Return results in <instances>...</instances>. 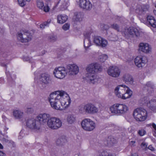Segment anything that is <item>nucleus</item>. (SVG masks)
Segmentation results:
<instances>
[{"mask_svg": "<svg viewBox=\"0 0 156 156\" xmlns=\"http://www.w3.org/2000/svg\"><path fill=\"white\" fill-rule=\"evenodd\" d=\"M66 141V140L64 136H62L58 138L56 141V143L58 145H63Z\"/></svg>", "mask_w": 156, "mask_h": 156, "instance_id": "473e14b6", "label": "nucleus"}, {"mask_svg": "<svg viewBox=\"0 0 156 156\" xmlns=\"http://www.w3.org/2000/svg\"><path fill=\"white\" fill-rule=\"evenodd\" d=\"M4 32V30L1 28H0V33L1 34H3Z\"/></svg>", "mask_w": 156, "mask_h": 156, "instance_id": "5fc2aeb1", "label": "nucleus"}, {"mask_svg": "<svg viewBox=\"0 0 156 156\" xmlns=\"http://www.w3.org/2000/svg\"><path fill=\"white\" fill-rule=\"evenodd\" d=\"M147 20L149 24L153 27H156V21L154 17L148 15L147 17Z\"/></svg>", "mask_w": 156, "mask_h": 156, "instance_id": "c85d7f7f", "label": "nucleus"}, {"mask_svg": "<svg viewBox=\"0 0 156 156\" xmlns=\"http://www.w3.org/2000/svg\"><path fill=\"white\" fill-rule=\"evenodd\" d=\"M4 116H2V118H3L4 117Z\"/></svg>", "mask_w": 156, "mask_h": 156, "instance_id": "680f3d73", "label": "nucleus"}, {"mask_svg": "<svg viewBox=\"0 0 156 156\" xmlns=\"http://www.w3.org/2000/svg\"><path fill=\"white\" fill-rule=\"evenodd\" d=\"M93 41L96 45L102 48L105 47L108 44L106 40L99 36L94 37Z\"/></svg>", "mask_w": 156, "mask_h": 156, "instance_id": "dca6fc26", "label": "nucleus"}, {"mask_svg": "<svg viewBox=\"0 0 156 156\" xmlns=\"http://www.w3.org/2000/svg\"><path fill=\"white\" fill-rule=\"evenodd\" d=\"M49 100L51 107L56 110L66 108L71 102L68 94L64 91H57L51 94Z\"/></svg>", "mask_w": 156, "mask_h": 156, "instance_id": "f257e3e1", "label": "nucleus"}, {"mask_svg": "<svg viewBox=\"0 0 156 156\" xmlns=\"http://www.w3.org/2000/svg\"><path fill=\"white\" fill-rule=\"evenodd\" d=\"M123 80L126 83L132 84L133 82V79L132 76L129 74H126L123 76Z\"/></svg>", "mask_w": 156, "mask_h": 156, "instance_id": "393cba45", "label": "nucleus"}, {"mask_svg": "<svg viewBox=\"0 0 156 156\" xmlns=\"http://www.w3.org/2000/svg\"><path fill=\"white\" fill-rule=\"evenodd\" d=\"M90 32H85L84 33V36L85 38H88L90 39Z\"/></svg>", "mask_w": 156, "mask_h": 156, "instance_id": "c03bdc74", "label": "nucleus"}, {"mask_svg": "<svg viewBox=\"0 0 156 156\" xmlns=\"http://www.w3.org/2000/svg\"><path fill=\"white\" fill-rule=\"evenodd\" d=\"M138 133L140 136H143L145 134L146 131L144 130L141 129L139 130Z\"/></svg>", "mask_w": 156, "mask_h": 156, "instance_id": "a18cd8bd", "label": "nucleus"}, {"mask_svg": "<svg viewBox=\"0 0 156 156\" xmlns=\"http://www.w3.org/2000/svg\"><path fill=\"white\" fill-rule=\"evenodd\" d=\"M151 46L147 43H141L139 45V50L145 53H149L151 51Z\"/></svg>", "mask_w": 156, "mask_h": 156, "instance_id": "aec40b11", "label": "nucleus"}, {"mask_svg": "<svg viewBox=\"0 0 156 156\" xmlns=\"http://www.w3.org/2000/svg\"><path fill=\"white\" fill-rule=\"evenodd\" d=\"M47 126L52 129H57L61 127L62 122L58 118L55 117L50 118L47 122Z\"/></svg>", "mask_w": 156, "mask_h": 156, "instance_id": "423d86ee", "label": "nucleus"}, {"mask_svg": "<svg viewBox=\"0 0 156 156\" xmlns=\"http://www.w3.org/2000/svg\"><path fill=\"white\" fill-rule=\"evenodd\" d=\"M67 74L71 76L77 74L79 72V68L78 66L75 64H69L67 65L66 69Z\"/></svg>", "mask_w": 156, "mask_h": 156, "instance_id": "f8f14e48", "label": "nucleus"}, {"mask_svg": "<svg viewBox=\"0 0 156 156\" xmlns=\"http://www.w3.org/2000/svg\"><path fill=\"white\" fill-rule=\"evenodd\" d=\"M78 5L80 8L88 11L90 10L92 7V4L89 0H79Z\"/></svg>", "mask_w": 156, "mask_h": 156, "instance_id": "ddd939ff", "label": "nucleus"}, {"mask_svg": "<svg viewBox=\"0 0 156 156\" xmlns=\"http://www.w3.org/2000/svg\"><path fill=\"white\" fill-rule=\"evenodd\" d=\"M108 58V56L106 55H102L101 56L100 58V61L101 62H103L105 61Z\"/></svg>", "mask_w": 156, "mask_h": 156, "instance_id": "58836bf2", "label": "nucleus"}, {"mask_svg": "<svg viewBox=\"0 0 156 156\" xmlns=\"http://www.w3.org/2000/svg\"><path fill=\"white\" fill-rule=\"evenodd\" d=\"M23 59L24 61H28L29 62L33 63V64L31 65V67L32 68L33 67L34 61L32 58H30L28 56H25L23 57Z\"/></svg>", "mask_w": 156, "mask_h": 156, "instance_id": "f704fd0d", "label": "nucleus"}, {"mask_svg": "<svg viewBox=\"0 0 156 156\" xmlns=\"http://www.w3.org/2000/svg\"><path fill=\"white\" fill-rule=\"evenodd\" d=\"M148 148L152 151H154L155 150L154 148L151 145H149L148 147Z\"/></svg>", "mask_w": 156, "mask_h": 156, "instance_id": "8fccbe9b", "label": "nucleus"}, {"mask_svg": "<svg viewBox=\"0 0 156 156\" xmlns=\"http://www.w3.org/2000/svg\"><path fill=\"white\" fill-rule=\"evenodd\" d=\"M5 73L7 77L8 81L9 84L12 86L15 84L14 80L16 79V75L13 72H10L6 69Z\"/></svg>", "mask_w": 156, "mask_h": 156, "instance_id": "6ab92c4d", "label": "nucleus"}, {"mask_svg": "<svg viewBox=\"0 0 156 156\" xmlns=\"http://www.w3.org/2000/svg\"><path fill=\"white\" fill-rule=\"evenodd\" d=\"M13 115L14 117L18 119H20L23 117V113L19 110H16L13 112Z\"/></svg>", "mask_w": 156, "mask_h": 156, "instance_id": "c756f323", "label": "nucleus"}, {"mask_svg": "<svg viewBox=\"0 0 156 156\" xmlns=\"http://www.w3.org/2000/svg\"><path fill=\"white\" fill-rule=\"evenodd\" d=\"M111 27L118 31H119V26L116 23H113L111 25Z\"/></svg>", "mask_w": 156, "mask_h": 156, "instance_id": "4c0bfd02", "label": "nucleus"}, {"mask_svg": "<svg viewBox=\"0 0 156 156\" xmlns=\"http://www.w3.org/2000/svg\"><path fill=\"white\" fill-rule=\"evenodd\" d=\"M26 125L27 127L31 129L39 130L40 128V123L34 118L28 119L26 121Z\"/></svg>", "mask_w": 156, "mask_h": 156, "instance_id": "6e6552de", "label": "nucleus"}, {"mask_svg": "<svg viewBox=\"0 0 156 156\" xmlns=\"http://www.w3.org/2000/svg\"><path fill=\"white\" fill-rule=\"evenodd\" d=\"M147 105L152 111L156 112V100H151L149 103H147Z\"/></svg>", "mask_w": 156, "mask_h": 156, "instance_id": "cd10ccee", "label": "nucleus"}, {"mask_svg": "<svg viewBox=\"0 0 156 156\" xmlns=\"http://www.w3.org/2000/svg\"><path fill=\"white\" fill-rule=\"evenodd\" d=\"M9 60H7L5 61H3L1 63V65L3 67H6V69L7 65L9 63Z\"/></svg>", "mask_w": 156, "mask_h": 156, "instance_id": "79ce46f5", "label": "nucleus"}, {"mask_svg": "<svg viewBox=\"0 0 156 156\" xmlns=\"http://www.w3.org/2000/svg\"><path fill=\"white\" fill-rule=\"evenodd\" d=\"M50 20H48L47 21L44 23L40 25V27L41 28L43 29L45 27L48 26L49 23H50Z\"/></svg>", "mask_w": 156, "mask_h": 156, "instance_id": "c9c22d12", "label": "nucleus"}, {"mask_svg": "<svg viewBox=\"0 0 156 156\" xmlns=\"http://www.w3.org/2000/svg\"><path fill=\"white\" fill-rule=\"evenodd\" d=\"M128 109V107L123 104H115L110 108V111L112 113L118 115L125 114L127 112Z\"/></svg>", "mask_w": 156, "mask_h": 156, "instance_id": "20e7f679", "label": "nucleus"}, {"mask_svg": "<svg viewBox=\"0 0 156 156\" xmlns=\"http://www.w3.org/2000/svg\"><path fill=\"white\" fill-rule=\"evenodd\" d=\"M3 148V146L2 144L0 143V149H2Z\"/></svg>", "mask_w": 156, "mask_h": 156, "instance_id": "6e6d98bb", "label": "nucleus"}, {"mask_svg": "<svg viewBox=\"0 0 156 156\" xmlns=\"http://www.w3.org/2000/svg\"><path fill=\"white\" fill-rule=\"evenodd\" d=\"M70 25L68 23H65L62 26V29L64 30H68L69 27Z\"/></svg>", "mask_w": 156, "mask_h": 156, "instance_id": "a19ab883", "label": "nucleus"}, {"mask_svg": "<svg viewBox=\"0 0 156 156\" xmlns=\"http://www.w3.org/2000/svg\"><path fill=\"white\" fill-rule=\"evenodd\" d=\"M124 34L126 36L129 37H138L140 35L138 30L133 27H130L125 30Z\"/></svg>", "mask_w": 156, "mask_h": 156, "instance_id": "9b49d317", "label": "nucleus"}, {"mask_svg": "<svg viewBox=\"0 0 156 156\" xmlns=\"http://www.w3.org/2000/svg\"><path fill=\"white\" fill-rule=\"evenodd\" d=\"M48 39L50 41L55 42L57 39V37L54 35H51L48 37Z\"/></svg>", "mask_w": 156, "mask_h": 156, "instance_id": "e433bc0d", "label": "nucleus"}, {"mask_svg": "<svg viewBox=\"0 0 156 156\" xmlns=\"http://www.w3.org/2000/svg\"><path fill=\"white\" fill-rule=\"evenodd\" d=\"M78 109L80 112L82 114H94L97 113L98 111V108L91 103L80 105Z\"/></svg>", "mask_w": 156, "mask_h": 156, "instance_id": "7ed1b4c3", "label": "nucleus"}, {"mask_svg": "<svg viewBox=\"0 0 156 156\" xmlns=\"http://www.w3.org/2000/svg\"><path fill=\"white\" fill-rule=\"evenodd\" d=\"M37 6L39 8L43 10L45 12H48L49 11V7L48 5L44 6L42 0H37Z\"/></svg>", "mask_w": 156, "mask_h": 156, "instance_id": "5701e85b", "label": "nucleus"}, {"mask_svg": "<svg viewBox=\"0 0 156 156\" xmlns=\"http://www.w3.org/2000/svg\"><path fill=\"white\" fill-rule=\"evenodd\" d=\"M77 156H79L78 155Z\"/></svg>", "mask_w": 156, "mask_h": 156, "instance_id": "e2e57ef3", "label": "nucleus"}, {"mask_svg": "<svg viewBox=\"0 0 156 156\" xmlns=\"http://www.w3.org/2000/svg\"><path fill=\"white\" fill-rule=\"evenodd\" d=\"M133 116L136 121H144L147 117V112L146 110L144 108H137L134 111Z\"/></svg>", "mask_w": 156, "mask_h": 156, "instance_id": "39448f33", "label": "nucleus"}, {"mask_svg": "<svg viewBox=\"0 0 156 156\" xmlns=\"http://www.w3.org/2000/svg\"><path fill=\"white\" fill-rule=\"evenodd\" d=\"M50 115L48 114L43 113L41 114L38 115L37 116L38 120L39 122L41 124L44 123L48 122V119L50 118Z\"/></svg>", "mask_w": 156, "mask_h": 156, "instance_id": "412c9836", "label": "nucleus"}, {"mask_svg": "<svg viewBox=\"0 0 156 156\" xmlns=\"http://www.w3.org/2000/svg\"><path fill=\"white\" fill-rule=\"evenodd\" d=\"M84 46L85 50H87L91 45L90 39L84 38L83 41Z\"/></svg>", "mask_w": 156, "mask_h": 156, "instance_id": "2f4dec72", "label": "nucleus"}, {"mask_svg": "<svg viewBox=\"0 0 156 156\" xmlns=\"http://www.w3.org/2000/svg\"><path fill=\"white\" fill-rule=\"evenodd\" d=\"M18 2L19 5L21 7L24 6L26 4V2L24 0H18Z\"/></svg>", "mask_w": 156, "mask_h": 156, "instance_id": "ea45409f", "label": "nucleus"}, {"mask_svg": "<svg viewBox=\"0 0 156 156\" xmlns=\"http://www.w3.org/2000/svg\"><path fill=\"white\" fill-rule=\"evenodd\" d=\"M18 39L22 42H27L32 39V35L28 32L23 31L18 32L17 35Z\"/></svg>", "mask_w": 156, "mask_h": 156, "instance_id": "9d476101", "label": "nucleus"}, {"mask_svg": "<svg viewBox=\"0 0 156 156\" xmlns=\"http://www.w3.org/2000/svg\"><path fill=\"white\" fill-rule=\"evenodd\" d=\"M136 65L139 68L144 66L147 62L146 58L141 56L136 57L134 59Z\"/></svg>", "mask_w": 156, "mask_h": 156, "instance_id": "2eb2a0df", "label": "nucleus"}, {"mask_svg": "<svg viewBox=\"0 0 156 156\" xmlns=\"http://www.w3.org/2000/svg\"><path fill=\"white\" fill-rule=\"evenodd\" d=\"M21 132L22 131H21L20 132V134H21Z\"/></svg>", "mask_w": 156, "mask_h": 156, "instance_id": "052dcab7", "label": "nucleus"}, {"mask_svg": "<svg viewBox=\"0 0 156 156\" xmlns=\"http://www.w3.org/2000/svg\"><path fill=\"white\" fill-rule=\"evenodd\" d=\"M0 156H6V155L4 152L0 151Z\"/></svg>", "mask_w": 156, "mask_h": 156, "instance_id": "864d4df0", "label": "nucleus"}, {"mask_svg": "<svg viewBox=\"0 0 156 156\" xmlns=\"http://www.w3.org/2000/svg\"><path fill=\"white\" fill-rule=\"evenodd\" d=\"M153 85L151 82H148L146 84L145 88L148 87L152 88H153Z\"/></svg>", "mask_w": 156, "mask_h": 156, "instance_id": "09e8293b", "label": "nucleus"}, {"mask_svg": "<svg viewBox=\"0 0 156 156\" xmlns=\"http://www.w3.org/2000/svg\"><path fill=\"white\" fill-rule=\"evenodd\" d=\"M120 70L116 66H110L108 70V74L113 77H116L119 76L120 74Z\"/></svg>", "mask_w": 156, "mask_h": 156, "instance_id": "4468645a", "label": "nucleus"}, {"mask_svg": "<svg viewBox=\"0 0 156 156\" xmlns=\"http://www.w3.org/2000/svg\"><path fill=\"white\" fill-rule=\"evenodd\" d=\"M53 74L55 77L57 78L63 79L67 74L66 68L63 67L55 68L53 71Z\"/></svg>", "mask_w": 156, "mask_h": 156, "instance_id": "1a4fd4ad", "label": "nucleus"}, {"mask_svg": "<svg viewBox=\"0 0 156 156\" xmlns=\"http://www.w3.org/2000/svg\"><path fill=\"white\" fill-rule=\"evenodd\" d=\"M101 27L102 30H106L109 28V26L107 24H102L101 26Z\"/></svg>", "mask_w": 156, "mask_h": 156, "instance_id": "37998d69", "label": "nucleus"}, {"mask_svg": "<svg viewBox=\"0 0 156 156\" xmlns=\"http://www.w3.org/2000/svg\"><path fill=\"white\" fill-rule=\"evenodd\" d=\"M39 81L42 85L49 83L51 81L50 75L46 73L42 74L39 78Z\"/></svg>", "mask_w": 156, "mask_h": 156, "instance_id": "f3484780", "label": "nucleus"}, {"mask_svg": "<svg viewBox=\"0 0 156 156\" xmlns=\"http://www.w3.org/2000/svg\"><path fill=\"white\" fill-rule=\"evenodd\" d=\"M67 120L69 124H72L76 122V118L73 115H69L67 117Z\"/></svg>", "mask_w": 156, "mask_h": 156, "instance_id": "7c9ffc66", "label": "nucleus"}, {"mask_svg": "<svg viewBox=\"0 0 156 156\" xmlns=\"http://www.w3.org/2000/svg\"><path fill=\"white\" fill-rule=\"evenodd\" d=\"M42 54L41 55H42L45 53V51L44 50L42 51Z\"/></svg>", "mask_w": 156, "mask_h": 156, "instance_id": "4d7b16f0", "label": "nucleus"}, {"mask_svg": "<svg viewBox=\"0 0 156 156\" xmlns=\"http://www.w3.org/2000/svg\"><path fill=\"white\" fill-rule=\"evenodd\" d=\"M126 86L121 85L117 86L115 89L114 92L115 95L119 98H121L122 94L125 92Z\"/></svg>", "mask_w": 156, "mask_h": 156, "instance_id": "a211bd4d", "label": "nucleus"}, {"mask_svg": "<svg viewBox=\"0 0 156 156\" xmlns=\"http://www.w3.org/2000/svg\"><path fill=\"white\" fill-rule=\"evenodd\" d=\"M82 128L85 130L87 131L93 130L95 128L94 123L89 119H85L81 122Z\"/></svg>", "mask_w": 156, "mask_h": 156, "instance_id": "0eeeda50", "label": "nucleus"}, {"mask_svg": "<svg viewBox=\"0 0 156 156\" xmlns=\"http://www.w3.org/2000/svg\"><path fill=\"white\" fill-rule=\"evenodd\" d=\"M132 95V91L127 87H125V92L123 94L121 99H126L130 98Z\"/></svg>", "mask_w": 156, "mask_h": 156, "instance_id": "b1692460", "label": "nucleus"}, {"mask_svg": "<svg viewBox=\"0 0 156 156\" xmlns=\"http://www.w3.org/2000/svg\"><path fill=\"white\" fill-rule=\"evenodd\" d=\"M83 17V14L81 12H76L74 13L73 20L74 22H80Z\"/></svg>", "mask_w": 156, "mask_h": 156, "instance_id": "a878e982", "label": "nucleus"}, {"mask_svg": "<svg viewBox=\"0 0 156 156\" xmlns=\"http://www.w3.org/2000/svg\"><path fill=\"white\" fill-rule=\"evenodd\" d=\"M149 7L148 5H143L140 6L136 9V12L140 15L147 14L148 12Z\"/></svg>", "mask_w": 156, "mask_h": 156, "instance_id": "4be33fe9", "label": "nucleus"}, {"mask_svg": "<svg viewBox=\"0 0 156 156\" xmlns=\"http://www.w3.org/2000/svg\"><path fill=\"white\" fill-rule=\"evenodd\" d=\"M153 12H154V13L155 14V15H156V11H155V10H154V11H153Z\"/></svg>", "mask_w": 156, "mask_h": 156, "instance_id": "13d9d810", "label": "nucleus"}, {"mask_svg": "<svg viewBox=\"0 0 156 156\" xmlns=\"http://www.w3.org/2000/svg\"><path fill=\"white\" fill-rule=\"evenodd\" d=\"M152 126L155 130L156 131L155 132V133L156 134V125L154 123H153L152 124Z\"/></svg>", "mask_w": 156, "mask_h": 156, "instance_id": "603ef678", "label": "nucleus"}, {"mask_svg": "<svg viewBox=\"0 0 156 156\" xmlns=\"http://www.w3.org/2000/svg\"><path fill=\"white\" fill-rule=\"evenodd\" d=\"M148 144L145 142H143L141 143V146L142 148L145 149L147 148Z\"/></svg>", "mask_w": 156, "mask_h": 156, "instance_id": "de8ad7c7", "label": "nucleus"}, {"mask_svg": "<svg viewBox=\"0 0 156 156\" xmlns=\"http://www.w3.org/2000/svg\"><path fill=\"white\" fill-rule=\"evenodd\" d=\"M68 19V16L64 14L58 15L57 17V23L62 24L65 23Z\"/></svg>", "mask_w": 156, "mask_h": 156, "instance_id": "bb28decb", "label": "nucleus"}, {"mask_svg": "<svg viewBox=\"0 0 156 156\" xmlns=\"http://www.w3.org/2000/svg\"><path fill=\"white\" fill-rule=\"evenodd\" d=\"M98 156H108V154L107 152L103 151L99 153Z\"/></svg>", "mask_w": 156, "mask_h": 156, "instance_id": "49530a36", "label": "nucleus"}, {"mask_svg": "<svg viewBox=\"0 0 156 156\" xmlns=\"http://www.w3.org/2000/svg\"><path fill=\"white\" fill-rule=\"evenodd\" d=\"M135 143V141H131L129 142V144L130 145L132 146H134V144Z\"/></svg>", "mask_w": 156, "mask_h": 156, "instance_id": "3c124183", "label": "nucleus"}, {"mask_svg": "<svg viewBox=\"0 0 156 156\" xmlns=\"http://www.w3.org/2000/svg\"><path fill=\"white\" fill-rule=\"evenodd\" d=\"M107 144L108 145H111L116 142L115 140L112 136H109L107 140Z\"/></svg>", "mask_w": 156, "mask_h": 156, "instance_id": "72a5a7b5", "label": "nucleus"}, {"mask_svg": "<svg viewBox=\"0 0 156 156\" xmlns=\"http://www.w3.org/2000/svg\"><path fill=\"white\" fill-rule=\"evenodd\" d=\"M101 66L98 63L94 62L89 64L86 68L87 73L85 74L86 80L93 84L97 83L99 79L95 73L101 71Z\"/></svg>", "mask_w": 156, "mask_h": 156, "instance_id": "f03ea898", "label": "nucleus"}, {"mask_svg": "<svg viewBox=\"0 0 156 156\" xmlns=\"http://www.w3.org/2000/svg\"><path fill=\"white\" fill-rule=\"evenodd\" d=\"M27 1V2H30V0H26Z\"/></svg>", "mask_w": 156, "mask_h": 156, "instance_id": "bf43d9fd", "label": "nucleus"}]
</instances>
